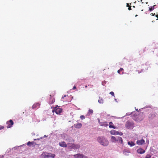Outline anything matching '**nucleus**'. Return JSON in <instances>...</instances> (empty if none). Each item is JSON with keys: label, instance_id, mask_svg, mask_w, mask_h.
Listing matches in <instances>:
<instances>
[{"label": "nucleus", "instance_id": "a211bd4d", "mask_svg": "<svg viewBox=\"0 0 158 158\" xmlns=\"http://www.w3.org/2000/svg\"><path fill=\"white\" fill-rule=\"evenodd\" d=\"M156 6V5H155L152 6H150L149 7L148 11H153L155 8V7Z\"/></svg>", "mask_w": 158, "mask_h": 158}, {"label": "nucleus", "instance_id": "6e6552de", "mask_svg": "<svg viewBox=\"0 0 158 158\" xmlns=\"http://www.w3.org/2000/svg\"><path fill=\"white\" fill-rule=\"evenodd\" d=\"M56 113L57 114H60L62 112L61 109L59 107H55L54 109Z\"/></svg>", "mask_w": 158, "mask_h": 158}, {"label": "nucleus", "instance_id": "bb28decb", "mask_svg": "<svg viewBox=\"0 0 158 158\" xmlns=\"http://www.w3.org/2000/svg\"><path fill=\"white\" fill-rule=\"evenodd\" d=\"M98 102L100 103H103V100L102 99H99L98 100Z\"/></svg>", "mask_w": 158, "mask_h": 158}, {"label": "nucleus", "instance_id": "20e7f679", "mask_svg": "<svg viewBox=\"0 0 158 158\" xmlns=\"http://www.w3.org/2000/svg\"><path fill=\"white\" fill-rule=\"evenodd\" d=\"M43 158H49L52 157L54 158L56 156L54 154H52L51 153H48L47 154H42L41 155Z\"/></svg>", "mask_w": 158, "mask_h": 158}, {"label": "nucleus", "instance_id": "0eeeda50", "mask_svg": "<svg viewBox=\"0 0 158 158\" xmlns=\"http://www.w3.org/2000/svg\"><path fill=\"white\" fill-rule=\"evenodd\" d=\"M6 124L8 125L7 128H8L11 127L14 124V122L12 120L10 119L6 122Z\"/></svg>", "mask_w": 158, "mask_h": 158}, {"label": "nucleus", "instance_id": "4be33fe9", "mask_svg": "<svg viewBox=\"0 0 158 158\" xmlns=\"http://www.w3.org/2000/svg\"><path fill=\"white\" fill-rule=\"evenodd\" d=\"M123 68H121L119 69L118 70L117 72L119 74H122L123 73Z\"/></svg>", "mask_w": 158, "mask_h": 158}, {"label": "nucleus", "instance_id": "9d476101", "mask_svg": "<svg viewBox=\"0 0 158 158\" xmlns=\"http://www.w3.org/2000/svg\"><path fill=\"white\" fill-rule=\"evenodd\" d=\"M145 142V141L143 139H142L141 140H138L137 141L136 143L137 144L139 145H142Z\"/></svg>", "mask_w": 158, "mask_h": 158}, {"label": "nucleus", "instance_id": "4468645a", "mask_svg": "<svg viewBox=\"0 0 158 158\" xmlns=\"http://www.w3.org/2000/svg\"><path fill=\"white\" fill-rule=\"evenodd\" d=\"M80 146L79 145L76 144H75L74 143L72 149H75L79 148H80Z\"/></svg>", "mask_w": 158, "mask_h": 158}, {"label": "nucleus", "instance_id": "39448f33", "mask_svg": "<svg viewBox=\"0 0 158 158\" xmlns=\"http://www.w3.org/2000/svg\"><path fill=\"white\" fill-rule=\"evenodd\" d=\"M126 127L128 129H132L133 127V123L131 122L127 121L126 124Z\"/></svg>", "mask_w": 158, "mask_h": 158}, {"label": "nucleus", "instance_id": "423d86ee", "mask_svg": "<svg viewBox=\"0 0 158 158\" xmlns=\"http://www.w3.org/2000/svg\"><path fill=\"white\" fill-rule=\"evenodd\" d=\"M73 156L74 158H88L87 156H85L82 154L80 153L74 155Z\"/></svg>", "mask_w": 158, "mask_h": 158}, {"label": "nucleus", "instance_id": "f704fd0d", "mask_svg": "<svg viewBox=\"0 0 158 158\" xmlns=\"http://www.w3.org/2000/svg\"><path fill=\"white\" fill-rule=\"evenodd\" d=\"M128 9L129 10H131V6H130L128 7Z\"/></svg>", "mask_w": 158, "mask_h": 158}, {"label": "nucleus", "instance_id": "f257e3e1", "mask_svg": "<svg viewBox=\"0 0 158 158\" xmlns=\"http://www.w3.org/2000/svg\"><path fill=\"white\" fill-rule=\"evenodd\" d=\"M145 117V115L143 112H140L137 114H134L132 115V118L133 119L136 121H140L143 119Z\"/></svg>", "mask_w": 158, "mask_h": 158}, {"label": "nucleus", "instance_id": "aec40b11", "mask_svg": "<svg viewBox=\"0 0 158 158\" xmlns=\"http://www.w3.org/2000/svg\"><path fill=\"white\" fill-rule=\"evenodd\" d=\"M40 104L37 103L34 104L32 106V108L33 109H35L36 108H39L40 107Z\"/></svg>", "mask_w": 158, "mask_h": 158}, {"label": "nucleus", "instance_id": "7c9ffc66", "mask_svg": "<svg viewBox=\"0 0 158 158\" xmlns=\"http://www.w3.org/2000/svg\"><path fill=\"white\" fill-rule=\"evenodd\" d=\"M4 128V127L3 126H0V130H1V129H2Z\"/></svg>", "mask_w": 158, "mask_h": 158}, {"label": "nucleus", "instance_id": "6ab92c4d", "mask_svg": "<svg viewBox=\"0 0 158 158\" xmlns=\"http://www.w3.org/2000/svg\"><path fill=\"white\" fill-rule=\"evenodd\" d=\"M109 127L110 128L115 129L116 127H115L113 124V123L112 122H110L109 123Z\"/></svg>", "mask_w": 158, "mask_h": 158}, {"label": "nucleus", "instance_id": "ea45409f", "mask_svg": "<svg viewBox=\"0 0 158 158\" xmlns=\"http://www.w3.org/2000/svg\"><path fill=\"white\" fill-rule=\"evenodd\" d=\"M39 139H34V140H39Z\"/></svg>", "mask_w": 158, "mask_h": 158}, {"label": "nucleus", "instance_id": "a19ab883", "mask_svg": "<svg viewBox=\"0 0 158 158\" xmlns=\"http://www.w3.org/2000/svg\"><path fill=\"white\" fill-rule=\"evenodd\" d=\"M66 97V95H64V96L63 97V98H64V97Z\"/></svg>", "mask_w": 158, "mask_h": 158}, {"label": "nucleus", "instance_id": "a878e982", "mask_svg": "<svg viewBox=\"0 0 158 158\" xmlns=\"http://www.w3.org/2000/svg\"><path fill=\"white\" fill-rule=\"evenodd\" d=\"M115 131L114 130H112L110 131V133L112 135H116V134L115 133Z\"/></svg>", "mask_w": 158, "mask_h": 158}, {"label": "nucleus", "instance_id": "c756f323", "mask_svg": "<svg viewBox=\"0 0 158 158\" xmlns=\"http://www.w3.org/2000/svg\"><path fill=\"white\" fill-rule=\"evenodd\" d=\"M80 118L81 119H83L85 118L84 116L83 115L81 116Z\"/></svg>", "mask_w": 158, "mask_h": 158}, {"label": "nucleus", "instance_id": "473e14b6", "mask_svg": "<svg viewBox=\"0 0 158 158\" xmlns=\"http://www.w3.org/2000/svg\"><path fill=\"white\" fill-rule=\"evenodd\" d=\"M150 15H151L152 16H154L155 15V13H151L150 14Z\"/></svg>", "mask_w": 158, "mask_h": 158}, {"label": "nucleus", "instance_id": "4c0bfd02", "mask_svg": "<svg viewBox=\"0 0 158 158\" xmlns=\"http://www.w3.org/2000/svg\"><path fill=\"white\" fill-rule=\"evenodd\" d=\"M76 86H73V89H76Z\"/></svg>", "mask_w": 158, "mask_h": 158}, {"label": "nucleus", "instance_id": "2f4dec72", "mask_svg": "<svg viewBox=\"0 0 158 158\" xmlns=\"http://www.w3.org/2000/svg\"><path fill=\"white\" fill-rule=\"evenodd\" d=\"M123 133L122 132H120V133H119L118 132V135H123Z\"/></svg>", "mask_w": 158, "mask_h": 158}, {"label": "nucleus", "instance_id": "c9c22d12", "mask_svg": "<svg viewBox=\"0 0 158 158\" xmlns=\"http://www.w3.org/2000/svg\"><path fill=\"white\" fill-rule=\"evenodd\" d=\"M127 152L126 150H124L123 151V153L124 155H126V152Z\"/></svg>", "mask_w": 158, "mask_h": 158}, {"label": "nucleus", "instance_id": "f03ea898", "mask_svg": "<svg viewBox=\"0 0 158 158\" xmlns=\"http://www.w3.org/2000/svg\"><path fill=\"white\" fill-rule=\"evenodd\" d=\"M97 140L101 145L104 146H106L108 144V142L107 139L104 137H98Z\"/></svg>", "mask_w": 158, "mask_h": 158}, {"label": "nucleus", "instance_id": "72a5a7b5", "mask_svg": "<svg viewBox=\"0 0 158 158\" xmlns=\"http://www.w3.org/2000/svg\"><path fill=\"white\" fill-rule=\"evenodd\" d=\"M155 16L157 18L156 20H158V14L155 15Z\"/></svg>", "mask_w": 158, "mask_h": 158}, {"label": "nucleus", "instance_id": "412c9836", "mask_svg": "<svg viewBox=\"0 0 158 158\" xmlns=\"http://www.w3.org/2000/svg\"><path fill=\"white\" fill-rule=\"evenodd\" d=\"M128 144L131 147L134 146L135 145V143L132 141L128 142Z\"/></svg>", "mask_w": 158, "mask_h": 158}, {"label": "nucleus", "instance_id": "f8f14e48", "mask_svg": "<svg viewBox=\"0 0 158 158\" xmlns=\"http://www.w3.org/2000/svg\"><path fill=\"white\" fill-rule=\"evenodd\" d=\"M137 152L138 153L143 154L145 152V151L142 148H139L137 150Z\"/></svg>", "mask_w": 158, "mask_h": 158}, {"label": "nucleus", "instance_id": "5701e85b", "mask_svg": "<svg viewBox=\"0 0 158 158\" xmlns=\"http://www.w3.org/2000/svg\"><path fill=\"white\" fill-rule=\"evenodd\" d=\"M100 125L102 126H105L106 127L108 126V124L106 122H105L103 123H101L100 124Z\"/></svg>", "mask_w": 158, "mask_h": 158}, {"label": "nucleus", "instance_id": "ddd939ff", "mask_svg": "<svg viewBox=\"0 0 158 158\" xmlns=\"http://www.w3.org/2000/svg\"><path fill=\"white\" fill-rule=\"evenodd\" d=\"M156 115L154 114L151 113L148 116V118L151 119H152L156 117Z\"/></svg>", "mask_w": 158, "mask_h": 158}, {"label": "nucleus", "instance_id": "cd10ccee", "mask_svg": "<svg viewBox=\"0 0 158 158\" xmlns=\"http://www.w3.org/2000/svg\"><path fill=\"white\" fill-rule=\"evenodd\" d=\"M151 156L150 154H148L146 155L145 158H150Z\"/></svg>", "mask_w": 158, "mask_h": 158}, {"label": "nucleus", "instance_id": "9b49d317", "mask_svg": "<svg viewBox=\"0 0 158 158\" xmlns=\"http://www.w3.org/2000/svg\"><path fill=\"white\" fill-rule=\"evenodd\" d=\"M59 145L61 147L65 148L67 147V144L64 141L60 142L59 143Z\"/></svg>", "mask_w": 158, "mask_h": 158}, {"label": "nucleus", "instance_id": "e433bc0d", "mask_svg": "<svg viewBox=\"0 0 158 158\" xmlns=\"http://www.w3.org/2000/svg\"><path fill=\"white\" fill-rule=\"evenodd\" d=\"M115 133L116 134V135H118V132L115 131Z\"/></svg>", "mask_w": 158, "mask_h": 158}, {"label": "nucleus", "instance_id": "a18cd8bd", "mask_svg": "<svg viewBox=\"0 0 158 158\" xmlns=\"http://www.w3.org/2000/svg\"><path fill=\"white\" fill-rule=\"evenodd\" d=\"M152 158H154V157H152Z\"/></svg>", "mask_w": 158, "mask_h": 158}, {"label": "nucleus", "instance_id": "7ed1b4c3", "mask_svg": "<svg viewBox=\"0 0 158 158\" xmlns=\"http://www.w3.org/2000/svg\"><path fill=\"white\" fill-rule=\"evenodd\" d=\"M66 140L68 142L67 144V147L68 146L69 148L72 149L74 144V140L70 138L66 139Z\"/></svg>", "mask_w": 158, "mask_h": 158}, {"label": "nucleus", "instance_id": "58836bf2", "mask_svg": "<svg viewBox=\"0 0 158 158\" xmlns=\"http://www.w3.org/2000/svg\"><path fill=\"white\" fill-rule=\"evenodd\" d=\"M127 7H129V6H129V4L127 3Z\"/></svg>", "mask_w": 158, "mask_h": 158}, {"label": "nucleus", "instance_id": "f3484780", "mask_svg": "<svg viewBox=\"0 0 158 158\" xmlns=\"http://www.w3.org/2000/svg\"><path fill=\"white\" fill-rule=\"evenodd\" d=\"M117 142H118L119 143H120L121 144L123 143V139L121 137L119 136L117 137Z\"/></svg>", "mask_w": 158, "mask_h": 158}, {"label": "nucleus", "instance_id": "c85d7f7f", "mask_svg": "<svg viewBox=\"0 0 158 158\" xmlns=\"http://www.w3.org/2000/svg\"><path fill=\"white\" fill-rule=\"evenodd\" d=\"M110 94H111L112 96H114V92L111 91L110 93Z\"/></svg>", "mask_w": 158, "mask_h": 158}, {"label": "nucleus", "instance_id": "393cba45", "mask_svg": "<svg viewBox=\"0 0 158 158\" xmlns=\"http://www.w3.org/2000/svg\"><path fill=\"white\" fill-rule=\"evenodd\" d=\"M93 113V111L91 109H89L88 111V115H90L91 114H92Z\"/></svg>", "mask_w": 158, "mask_h": 158}, {"label": "nucleus", "instance_id": "2eb2a0df", "mask_svg": "<svg viewBox=\"0 0 158 158\" xmlns=\"http://www.w3.org/2000/svg\"><path fill=\"white\" fill-rule=\"evenodd\" d=\"M82 124L81 123H78L77 124H74V126L75 128H80L82 127Z\"/></svg>", "mask_w": 158, "mask_h": 158}, {"label": "nucleus", "instance_id": "b1692460", "mask_svg": "<svg viewBox=\"0 0 158 158\" xmlns=\"http://www.w3.org/2000/svg\"><path fill=\"white\" fill-rule=\"evenodd\" d=\"M55 102L54 99L50 98L49 101V103L50 104H52Z\"/></svg>", "mask_w": 158, "mask_h": 158}, {"label": "nucleus", "instance_id": "37998d69", "mask_svg": "<svg viewBox=\"0 0 158 158\" xmlns=\"http://www.w3.org/2000/svg\"><path fill=\"white\" fill-rule=\"evenodd\" d=\"M137 16V15H135V17H136V16Z\"/></svg>", "mask_w": 158, "mask_h": 158}, {"label": "nucleus", "instance_id": "dca6fc26", "mask_svg": "<svg viewBox=\"0 0 158 158\" xmlns=\"http://www.w3.org/2000/svg\"><path fill=\"white\" fill-rule=\"evenodd\" d=\"M111 141L113 142L116 143L117 142V137H116L114 136H112L111 139Z\"/></svg>", "mask_w": 158, "mask_h": 158}, {"label": "nucleus", "instance_id": "1a4fd4ad", "mask_svg": "<svg viewBox=\"0 0 158 158\" xmlns=\"http://www.w3.org/2000/svg\"><path fill=\"white\" fill-rule=\"evenodd\" d=\"M36 144V143L35 142L32 141L30 142L29 141L27 143V145L30 147H34Z\"/></svg>", "mask_w": 158, "mask_h": 158}, {"label": "nucleus", "instance_id": "79ce46f5", "mask_svg": "<svg viewBox=\"0 0 158 158\" xmlns=\"http://www.w3.org/2000/svg\"><path fill=\"white\" fill-rule=\"evenodd\" d=\"M85 88H87V85H85Z\"/></svg>", "mask_w": 158, "mask_h": 158}, {"label": "nucleus", "instance_id": "c03bdc74", "mask_svg": "<svg viewBox=\"0 0 158 158\" xmlns=\"http://www.w3.org/2000/svg\"><path fill=\"white\" fill-rule=\"evenodd\" d=\"M142 0H141V1H140L141 2H142Z\"/></svg>", "mask_w": 158, "mask_h": 158}]
</instances>
